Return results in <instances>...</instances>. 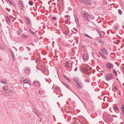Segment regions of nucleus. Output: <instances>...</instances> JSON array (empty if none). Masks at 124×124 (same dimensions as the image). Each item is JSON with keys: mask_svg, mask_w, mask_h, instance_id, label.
<instances>
[{"mask_svg": "<svg viewBox=\"0 0 124 124\" xmlns=\"http://www.w3.org/2000/svg\"><path fill=\"white\" fill-rule=\"evenodd\" d=\"M96 31H97V32L98 33V34H99L101 32H100V31H99V30H96Z\"/></svg>", "mask_w": 124, "mask_h": 124, "instance_id": "obj_54", "label": "nucleus"}, {"mask_svg": "<svg viewBox=\"0 0 124 124\" xmlns=\"http://www.w3.org/2000/svg\"><path fill=\"white\" fill-rule=\"evenodd\" d=\"M10 52L11 54L12 55V56H13V55L14 54L13 52L10 50Z\"/></svg>", "mask_w": 124, "mask_h": 124, "instance_id": "obj_42", "label": "nucleus"}, {"mask_svg": "<svg viewBox=\"0 0 124 124\" xmlns=\"http://www.w3.org/2000/svg\"><path fill=\"white\" fill-rule=\"evenodd\" d=\"M29 83L28 84H29V85H31V83H30V82H29Z\"/></svg>", "mask_w": 124, "mask_h": 124, "instance_id": "obj_61", "label": "nucleus"}, {"mask_svg": "<svg viewBox=\"0 0 124 124\" xmlns=\"http://www.w3.org/2000/svg\"><path fill=\"white\" fill-rule=\"evenodd\" d=\"M23 37L25 39H26L28 38V36H27L25 35H23Z\"/></svg>", "mask_w": 124, "mask_h": 124, "instance_id": "obj_43", "label": "nucleus"}, {"mask_svg": "<svg viewBox=\"0 0 124 124\" xmlns=\"http://www.w3.org/2000/svg\"><path fill=\"white\" fill-rule=\"evenodd\" d=\"M102 122L101 121L100 122H99V123H102Z\"/></svg>", "mask_w": 124, "mask_h": 124, "instance_id": "obj_63", "label": "nucleus"}, {"mask_svg": "<svg viewBox=\"0 0 124 124\" xmlns=\"http://www.w3.org/2000/svg\"><path fill=\"white\" fill-rule=\"evenodd\" d=\"M62 84H63V85L66 87L67 88H68L69 89H69V86L67 84H65L63 82H62Z\"/></svg>", "mask_w": 124, "mask_h": 124, "instance_id": "obj_24", "label": "nucleus"}, {"mask_svg": "<svg viewBox=\"0 0 124 124\" xmlns=\"http://www.w3.org/2000/svg\"><path fill=\"white\" fill-rule=\"evenodd\" d=\"M120 110L122 113L124 114V106L122 105L120 108Z\"/></svg>", "mask_w": 124, "mask_h": 124, "instance_id": "obj_16", "label": "nucleus"}, {"mask_svg": "<svg viewBox=\"0 0 124 124\" xmlns=\"http://www.w3.org/2000/svg\"><path fill=\"white\" fill-rule=\"evenodd\" d=\"M56 89L57 90H59L60 89V88L59 87H56Z\"/></svg>", "mask_w": 124, "mask_h": 124, "instance_id": "obj_56", "label": "nucleus"}, {"mask_svg": "<svg viewBox=\"0 0 124 124\" xmlns=\"http://www.w3.org/2000/svg\"><path fill=\"white\" fill-rule=\"evenodd\" d=\"M64 17H68L69 18H70V16L69 15H65L64 16Z\"/></svg>", "mask_w": 124, "mask_h": 124, "instance_id": "obj_50", "label": "nucleus"}, {"mask_svg": "<svg viewBox=\"0 0 124 124\" xmlns=\"http://www.w3.org/2000/svg\"><path fill=\"white\" fill-rule=\"evenodd\" d=\"M113 107L114 110L116 112L118 111V109L116 106V104H114L113 105Z\"/></svg>", "mask_w": 124, "mask_h": 124, "instance_id": "obj_13", "label": "nucleus"}, {"mask_svg": "<svg viewBox=\"0 0 124 124\" xmlns=\"http://www.w3.org/2000/svg\"><path fill=\"white\" fill-rule=\"evenodd\" d=\"M96 40L99 43H101L102 44H103L104 43V42L101 39H99L97 38L96 39Z\"/></svg>", "mask_w": 124, "mask_h": 124, "instance_id": "obj_10", "label": "nucleus"}, {"mask_svg": "<svg viewBox=\"0 0 124 124\" xmlns=\"http://www.w3.org/2000/svg\"><path fill=\"white\" fill-rule=\"evenodd\" d=\"M53 116L54 117V121H55V117L54 116V115H53Z\"/></svg>", "mask_w": 124, "mask_h": 124, "instance_id": "obj_58", "label": "nucleus"}, {"mask_svg": "<svg viewBox=\"0 0 124 124\" xmlns=\"http://www.w3.org/2000/svg\"><path fill=\"white\" fill-rule=\"evenodd\" d=\"M83 58L84 60H85L86 61L88 60L89 59V57L86 54H84Z\"/></svg>", "mask_w": 124, "mask_h": 124, "instance_id": "obj_6", "label": "nucleus"}, {"mask_svg": "<svg viewBox=\"0 0 124 124\" xmlns=\"http://www.w3.org/2000/svg\"><path fill=\"white\" fill-rule=\"evenodd\" d=\"M69 32V30H67L65 31H64L63 32V33L65 34H67Z\"/></svg>", "mask_w": 124, "mask_h": 124, "instance_id": "obj_28", "label": "nucleus"}, {"mask_svg": "<svg viewBox=\"0 0 124 124\" xmlns=\"http://www.w3.org/2000/svg\"><path fill=\"white\" fill-rule=\"evenodd\" d=\"M118 24L117 23L115 25V26L114 27V28L115 29L117 30H118Z\"/></svg>", "mask_w": 124, "mask_h": 124, "instance_id": "obj_27", "label": "nucleus"}, {"mask_svg": "<svg viewBox=\"0 0 124 124\" xmlns=\"http://www.w3.org/2000/svg\"><path fill=\"white\" fill-rule=\"evenodd\" d=\"M107 118L108 120L112 122L113 120L112 116L111 115H108L107 116Z\"/></svg>", "mask_w": 124, "mask_h": 124, "instance_id": "obj_9", "label": "nucleus"}, {"mask_svg": "<svg viewBox=\"0 0 124 124\" xmlns=\"http://www.w3.org/2000/svg\"><path fill=\"white\" fill-rule=\"evenodd\" d=\"M114 88L116 90H118V89L117 88V87L116 86H114Z\"/></svg>", "mask_w": 124, "mask_h": 124, "instance_id": "obj_49", "label": "nucleus"}, {"mask_svg": "<svg viewBox=\"0 0 124 124\" xmlns=\"http://www.w3.org/2000/svg\"><path fill=\"white\" fill-rule=\"evenodd\" d=\"M97 113H95V114H92L91 115V117L93 118H94L96 116H97Z\"/></svg>", "mask_w": 124, "mask_h": 124, "instance_id": "obj_26", "label": "nucleus"}, {"mask_svg": "<svg viewBox=\"0 0 124 124\" xmlns=\"http://www.w3.org/2000/svg\"><path fill=\"white\" fill-rule=\"evenodd\" d=\"M25 20L26 22V23L28 24L30 23V19L28 18H26L25 19Z\"/></svg>", "mask_w": 124, "mask_h": 124, "instance_id": "obj_21", "label": "nucleus"}, {"mask_svg": "<svg viewBox=\"0 0 124 124\" xmlns=\"http://www.w3.org/2000/svg\"><path fill=\"white\" fill-rule=\"evenodd\" d=\"M22 31L21 30H19V31H18L17 32V34L18 35L20 34L21 33Z\"/></svg>", "mask_w": 124, "mask_h": 124, "instance_id": "obj_38", "label": "nucleus"}, {"mask_svg": "<svg viewBox=\"0 0 124 124\" xmlns=\"http://www.w3.org/2000/svg\"><path fill=\"white\" fill-rule=\"evenodd\" d=\"M112 72L115 76H117V73L115 69H114L113 70Z\"/></svg>", "mask_w": 124, "mask_h": 124, "instance_id": "obj_23", "label": "nucleus"}, {"mask_svg": "<svg viewBox=\"0 0 124 124\" xmlns=\"http://www.w3.org/2000/svg\"><path fill=\"white\" fill-rule=\"evenodd\" d=\"M103 4L105 5H109V4H107L106 0H103Z\"/></svg>", "mask_w": 124, "mask_h": 124, "instance_id": "obj_30", "label": "nucleus"}, {"mask_svg": "<svg viewBox=\"0 0 124 124\" xmlns=\"http://www.w3.org/2000/svg\"><path fill=\"white\" fill-rule=\"evenodd\" d=\"M68 100L69 101H70L71 100V99L70 98H69L68 99Z\"/></svg>", "mask_w": 124, "mask_h": 124, "instance_id": "obj_64", "label": "nucleus"}, {"mask_svg": "<svg viewBox=\"0 0 124 124\" xmlns=\"http://www.w3.org/2000/svg\"><path fill=\"white\" fill-rule=\"evenodd\" d=\"M23 80H21L20 81V82L22 83H24V82H23Z\"/></svg>", "mask_w": 124, "mask_h": 124, "instance_id": "obj_57", "label": "nucleus"}, {"mask_svg": "<svg viewBox=\"0 0 124 124\" xmlns=\"http://www.w3.org/2000/svg\"><path fill=\"white\" fill-rule=\"evenodd\" d=\"M83 16L88 21H90V20L89 19L91 17V16L90 15L85 13L83 14Z\"/></svg>", "mask_w": 124, "mask_h": 124, "instance_id": "obj_2", "label": "nucleus"}, {"mask_svg": "<svg viewBox=\"0 0 124 124\" xmlns=\"http://www.w3.org/2000/svg\"><path fill=\"white\" fill-rule=\"evenodd\" d=\"M74 15L75 18V22H76V19H77V20L78 19L77 17L75 15Z\"/></svg>", "mask_w": 124, "mask_h": 124, "instance_id": "obj_45", "label": "nucleus"}, {"mask_svg": "<svg viewBox=\"0 0 124 124\" xmlns=\"http://www.w3.org/2000/svg\"><path fill=\"white\" fill-rule=\"evenodd\" d=\"M6 79H4V80L2 79L0 81V82L1 83L6 84Z\"/></svg>", "mask_w": 124, "mask_h": 124, "instance_id": "obj_25", "label": "nucleus"}, {"mask_svg": "<svg viewBox=\"0 0 124 124\" xmlns=\"http://www.w3.org/2000/svg\"><path fill=\"white\" fill-rule=\"evenodd\" d=\"M24 82V84H28L29 83V82H30V81L29 79L28 78H26L24 80H23V81Z\"/></svg>", "mask_w": 124, "mask_h": 124, "instance_id": "obj_18", "label": "nucleus"}, {"mask_svg": "<svg viewBox=\"0 0 124 124\" xmlns=\"http://www.w3.org/2000/svg\"><path fill=\"white\" fill-rule=\"evenodd\" d=\"M29 31L31 33V34H33V35H35V33H34L32 31V30L29 29Z\"/></svg>", "mask_w": 124, "mask_h": 124, "instance_id": "obj_33", "label": "nucleus"}, {"mask_svg": "<svg viewBox=\"0 0 124 124\" xmlns=\"http://www.w3.org/2000/svg\"><path fill=\"white\" fill-rule=\"evenodd\" d=\"M41 70L42 71L45 72L46 71V69L43 66L41 67Z\"/></svg>", "mask_w": 124, "mask_h": 124, "instance_id": "obj_29", "label": "nucleus"}, {"mask_svg": "<svg viewBox=\"0 0 124 124\" xmlns=\"http://www.w3.org/2000/svg\"><path fill=\"white\" fill-rule=\"evenodd\" d=\"M29 4L30 5L32 6L33 5V2L31 1L29 3Z\"/></svg>", "mask_w": 124, "mask_h": 124, "instance_id": "obj_36", "label": "nucleus"}, {"mask_svg": "<svg viewBox=\"0 0 124 124\" xmlns=\"http://www.w3.org/2000/svg\"><path fill=\"white\" fill-rule=\"evenodd\" d=\"M52 19L53 20H56V18L55 17H53L52 18Z\"/></svg>", "mask_w": 124, "mask_h": 124, "instance_id": "obj_48", "label": "nucleus"}, {"mask_svg": "<svg viewBox=\"0 0 124 124\" xmlns=\"http://www.w3.org/2000/svg\"><path fill=\"white\" fill-rule=\"evenodd\" d=\"M105 77L106 80L108 81L113 78V75L112 74L110 73L108 75L106 74V76Z\"/></svg>", "mask_w": 124, "mask_h": 124, "instance_id": "obj_1", "label": "nucleus"}, {"mask_svg": "<svg viewBox=\"0 0 124 124\" xmlns=\"http://www.w3.org/2000/svg\"><path fill=\"white\" fill-rule=\"evenodd\" d=\"M35 61L36 62H37L38 63H40V61L39 60V59L38 58H37L35 59Z\"/></svg>", "mask_w": 124, "mask_h": 124, "instance_id": "obj_31", "label": "nucleus"}, {"mask_svg": "<svg viewBox=\"0 0 124 124\" xmlns=\"http://www.w3.org/2000/svg\"><path fill=\"white\" fill-rule=\"evenodd\" d=\"M68 10L70 11L72 10V8L70 7H68Z\"/></svg>", "mask_w": 124, "mask_h": 124, "instance_id": "obj_47", "label": "nucleus"}, {"mask_svg": "<svg viewBox=\"0 0 124 124\" xmlns=\"http://www.w3.org/2000/svg\"><path fill=\"white\" fill-rule=\"evenodd\" d=\"M84 45H82V47H83V48H84Z\"/></svg>", "mask_w": 124, "mask_h": 124, "instance_id": "obj_62", "label": "nucleus"}, {"mask_svg": "<svg viewBox=\"0 0 124 124\" xmlns=\"http://www.w3.org/2000/svg\"><path fill=\"white\" fill-rule=\"evenodd\" d=\"M101 51L103 53H104L107 55H108V53L107 50L105 49L104 48H102L101 50Z\"/></svg>", "mask_w": 124, "mask_h": 124, "instance_id": "obj_5", "label": "nucleus"}, {"mask_svg": "<svg viewBox=\"0 0 124 124\" xmlns=\"http://www.w3.org/2000/svg\"><path fill=\"white\" fill-rule=\"evenodd\" d=\"M80 79L79 78L77 77H75L73 78V80L74 81L76 82H78L79 80Z\"/></svg>", "mask_w": 124, "mask_h": 124, "instance_id": "obj_17", "label": "nucleus"}, {"mask_svg": "<svg viewBox=\"0 0 124 124\" xmlns=\"http://www.w3.org/2000/svg\"><path fill=\"white\" fill-rule=\"evenodd\" d=\"M15 57V56L14 54L13 55V56H12V61H14V60Z\"/></svg>", "mask_w": 124, "mask_h": 124, "instance_id": "obj_41", "label": "nucleus"}, {"mask_svg": "<svg viewBox=\"0 0 124 124\" xmlns=\"http://www.w3.org/2000/svg\"><path fill=\"white\" fill-rule=\"evenodd\" d=\"M9 17L8 16H6L5 17L6 20L8 18H9Z\"/></svg>", "mask_w": 124, "mask_h": 124, "instance_id": "obj_59", "label": "nucleus"}, {"mask_svg": "<svg viewBox=\"0 0 124 124\" xmlns=\"http://www.w3.org/2000/svg\"><path fill=\"white\" fill-rule=\"evenodd\" d=\"M73 30L74 31V32L75 33H76V32L77 31V30L75 28H73Z\"/></svg>", "mask_w": 124, "mask_h": 124, "instance_id": "obj_39", "label": "nucleus"}, {"mask_svg": "<svg viewBox=\"0 0 124 124\" xmlns=\"http://www.w3.org/2000/svg\"><path fill=\"white\" fill-rule=\"evenodd\" d=\"M82 2L86 5H89L91 4L90 2L88 0H83L82 1Z\"/></svg>", "mask_w": 124, "mask_h": 124, "instance_id": "obj_4", "label": "nucleus"}, {"mask_svg": "<svg viewBox=\"0 0 124 124\" xmlns=\"http://www.w3.org/2000/svg\"><path fill=\"white\" fill-rule=\"evenodd\" d=\"M72 92L78 97V98L79 99V100H81V99L80 98L77 96V95L76 93H75L74 92H73L72 90H71Z\"/></svg>", "mask_w": 124, "mask_h": 124, "instance_id": "obj_37", "label": "nucleus"}, {"mask_svg": "<svg viewBox=\"0 0 124 124\" xmlns=\"http://www.w3.org/2000/svg\"><path fill=\"white\" fill-rule=\"evenodd\" d=\"M33 110L35 114H36L38 117H39V115L38 114V112L36 109V108H34L33 109Z\"/></svg>", "mask_w": 124, "mask_h": 124, "instance_id": "obj_15", "label": "nucleus"}, {"mask_svg": "<svg viewBox=\"0 0 124 124\" xmlns=\"http://www.w3.org/2000/svg\"><path fill=\"white\" fill-rule=\"evenodd\" d=\"M101 56L102 58L105 59H106L107 58V57L105 55L103 54H102Z\"/></svg>", "mask_w": 124, "mask_h": 124, "instance_id": "obj_32", "label": "nucleus"}, {"mask_svg": "<svg viewBox=\"0 0 124 124\" xmlns=\"http://www.w3.org/2000/svg\"><path fill=\"white\" fill-rule=\"evenodd\" d=\"M85 36H86L87 37H88L89 38H90L91 39H93V38L92 37L90 36H89L88 34H85Z\"/></svg>", "mask_w": 124, "mask_h": 124, "instance_id": "obj_35", "label": "nucleus"}, {"mask_svg": "<svg viewBox=\"0 0 124 124\" xmlns=\"http://www.w3.org/2000/svg\"><path fill=\"white\" fill-rule=\"evenodd\" d=\"M8 1L9 3L12 5H13L14 6H16V4L15 3L13 2L12 0H7Z\"/></svg>", "mask_w": 124, "mask_h": 124, "instance_id": "obj_20", "label": "nucleus"}, {"mask_svg": "<svg viewBox=\"0 0 124 124\" xmlns=\"http://www.w3.org/2000/svg\"><path fill=\"white\" fill-rule=\"evenodd\" d=\"M77 87L78 88H81L83 87V84L80 82H79L77 83L76 85Z\"/></svg>", "mask_w": 124, "mask_h": 124, "instance_id": "obj_3", "label": "nucleus"}, {"mask_svg": "<svg viewBox=\"0 0 124 124\" xmlns=\"http://www.w3.org/2000/svg\"><path fill=\"white\" fill-rule=\"evenodd\" d=\"M83 70L85 71V72H86L87 71V69L86 68H83Z\"/></svg>", "mask_w": 124, "mask_h": 124, "instance_id": "obj_46", "label": "nucleus"}, {"mask_svg": "<svg viewBox=\"0 0 124 124\" xmlns=\"http://www.w3.org/2000/svg\"><path fill=\"white\" fill-rule=\"evenodd\" d=\"M6 20L7 22H9L11 21V20L9 19V18H8Z\"/></svg>", "mask_w": 124, "mask_h": 124, "instance_id": "obj_40", "label": "nucleus"}, {"mask_svg": "<svg viewBox=\"0 0 124 124\" xmlns=\"http://www.w3.org/2000/svg\"><path fill=\"white\" fill-rule=\"evenodd\" d=\"M30 71V69L27 68L24 69V72L26 74H28Z\"/></svg>", "mask_w": 124, "mask_h": 124, "instance_id": "obj_11", "label": "nucleus"}, {"mask_svg": "<svg viewBox=\"0 0 124 124\" xmlns=\"http://www.w3.org/2000/svg\"><path fill=\"white\" fill-rule=\"evenodd\" d=\"M64 66L65 68H68L70 67L69 65V62L67 61L66 62L64 65Z\"/></svg>", "mask_w": 124, "mask_h": 124, "instance_id": "obj_14", "label": "nucleus"}, {"mask_svg": "<svg viewBox=\"0 0 124 124\" xmlns=\"http://www.w3.org/2000/svg\"><path fill=\"white\" fill-rule=\"evenodd\" d=\"M112 66L113 67V65L111 64L110 63H107L106 65V67L107 68L110 69L112 68Z\"/></svg>", "mask_w": 124, "mask_h": 124, "instance_id": "obj_7", "label": "nucleus"}, {"mask_svg": "<svg viewBox=\"0 0 124 124\" xmlns=\"http://www.w3.org/2000/svg\"><path fill=\"white\" fill-rule=\"evenodd\" d=\"M8 85H6L4 86V87L2 88L3 90H8Z\"/></svg>", "mask_w": 124, "mask_h": 124, "instance_id": "obj_19", "label": "nucleus"}, {"mask_svg": "<svg viewBox=\"0 0 124 124\" xmlns=\"http://www.w3.org/2000/svg\"><path fill=\"white\" fill-rule=\"evenodd\" d=\"M118 13L120 15H121L122 14V11L121 10L119 9L118 10Z\"/></svg>", "mask_w": 124, "mask_h": 124, "instance_id": "obj_34", "label": "nucleus"}, {"mask_svg": "<svg viewBox=\"0 0 124 124\" xmlns=\"http://www.w3.org/2000/svg\"><path fill=\"white\" fill-rule=\"evenodd\" d=\"M98 53L101 56L103 54H102L100 51H98Z\"/></svg>", "mask_w": 124, "mask_h": 124, "instance_id": "obj_44", "label": "nucleus"}, {"mask_svg": "<svg viewBox=\"0 0 124 124\" xmlns=\"http://www.w3.org/2000/svg\"><path fill=\"white\" fill-rule=\"evenodd\" d=\"M18 3L19 4H20L21 5L19 6L20 9L21 10H23V7L22 4V2L21 0H19L18 1Z\"/></svg>", "mask_w": 124, "mask_h": 124, "instance_id": "obj_12", "label": "nucleus"}, {"mask_svg": "<svg viewBox=\"0 0 124 124\" xmlns=\"http://www.w3.org/2000/svg\"><path fill=\"white\" fill-rule=\"evenodd\" d=\"M98 35H99V36L101 38H102V34H101V33H100L99 34H98Z\"/></svg>", "mask_w": 124, "mask_h": 124, "instance_id": "obj_52", "label": "nucleus"}, {"mask_svg": "<svg viewBox=\"0 0 124 124\" xmlns=\"http://www.w3.org/2000/svg\"><path fill=\"white\" fill-rule=\"evenodd\" d=\"M33 85L36 86H39L40 85V83L38 81H34L33 83Z\"/></svg>", "mask_w": 124, "mask_h": 124, "instance_id": "obj_8", "label": "nucleus"}, {"mask_svg": "<svg viewBox=\"0 0 124 124\" xmlns=\"http://www.w3.org/2000/svg\"><path fill=\"white\" fill-rule=\"evenodd\" d=\"M121 70L124 72V67L122 68L121 69Z\"/></svg>", "mask_w": 124, "mask_h": 124, "instance_id": "obj_53", "label": "nucleus"}, {"mask_svg": "<svg viewBox=\"0 0 124 124\" xmlns=\"http://www.w3.org/2000/svg\"><path fill=\"white\" fill-rule=\"evenodd\" d=\"M63 75V77H64L68 81V82L70 83L71 82V81L70 80V78H69L67 77H66L64 75V74Z\"/></svg>", "mask_w": 124, "mask_h": 124, "instance_id": "obj_22", "label": "nucleus"}, {"mask_svg": "<svg viewBox=\"0 0 124 124\" xmlns=\"http://www.w3.org/2000/svg\"><path fill=\"white\" fill-rule=\"evenodd\" d=\"M66 46L69 47H70V45L69 44H67L66 45Z\"/></svg>", "mask_w": 124, "mask_h": 124, "instance_id": "obj_55", "label": "nucleus"}, {"mask_svg": "<svg viewBox=\"0 0 124 124\" xmlns=\"http://www.w3.org/2000/svg\"><path fill=\"white\" fill-rule=\"evenodd\" d=\"M85 82H87V83H89L90 82V81H89V80L87 81V80H85Z\"/></svg>", "mask_w": 124, "mask_h": 124, "instance_id": "obj_60", "label": "nucleus"}, {"mask_svg": "<svg viewBox=\"0 0 124 124\" xmlns=\"http://www.w3.org/2000/svg\"><path fill=\"white\" fill-rule=\"evenodd\" d=\"M68 21V19H66L65 21V24H67V23Z\"/></svg>", "mask_w": 124, "mask_h": 124, "instance_id": "obj_51", "label": "nucleus"}]
</instances>
